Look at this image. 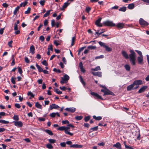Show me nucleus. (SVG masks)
<instances>
[{
	"label": "nucleus",
	"mask_w": 149,
	"mask_h": 149,
	"mask_svg": "<svg viewBox=\"0 0 149 149\" xmlns=\"http://www.w3.org/2000/svg\"><path fill=\"white\" fill-rule=\"evenodd\" d=\"M143 84L142 80H136L134 81L133 83L127 87L128 91H130L132 90L136 89L139 87V85Z\"/></svg>",
	"instance_id": "nucleus-1"
},
{
	"label": "nucleus",
	"mask_w": 149,
	"mask_h": 149,
	"mask_svg": "<svg viewBox=\"0 0 149 149\" xmlns=\"http://www.w3.org/2000/svg\"><path fill=\"white\" fill-rule=\"evenodd\" d=\"M130 54L129 55L130 61L133 65H135L136 64V53L133 50H130Z\"/></svg>",
	"instance_id": "nucleus-2"
},
{
	"label": "nucleus",
	"mask_w": 149,
	"mask_h": 149,
	"mask_svg": "<svg viewBox=\"0 0 149 149\" xmlns=\"http://www.w3.org/2000/svg\"><path fill=\"white\" fill-rule=\"evenodd\" d=\"M69 79V76L66 74H65L64 76L61 78V80L60 81V83L61 84L66 83L68 82Z\"/></svg>",
	"instance_id": "nucleus-3"
},
{
	"label": "nucleus",
	"mask_w": 149,
	"mask_h": 149,
	"mask_svg": "<svg viewBox=\"0 0 149 149\" xmlns=\"http://www.w3.org/2000/svg\"><path fill=\"white\" fill-rule=\"evenodd\" d=\"M69 79V76L66 74H65L64 76L61 78V80L60 81V83L61 84L66 83L68 82Z\"/></svg>",
	"instance_id": "nucleus-4"
},
{
	"label": "nucleus",
	"mask_w": 149,
	"mask_h": 149,
	"mask_svg": "<svg viewBox=\"0 0 149 149\" xmlns=\"http://www.w3.org/2000/svg\"><path fill=\"white\" fill-rule=\"evenodd\" d=\"M103 24L105 25L108 26H115V24L113 22L109 21H105L103 22Z\"/></svg>",
	"instance_id": "nucleus-5"
},
{
	"label": "nucleus",
	"mask_w": 149,
	"mask_h": 149,
	"mask_svg": "<svg viewBox=\"0 0 149 149\" xmlns=\"http://www.w3.org/2000/svg\"><path fill=\"white\" fill-rule=\"evenodd\" d=\"M139 22L141 25L147 26L148 25V23L142 18L139 19Z\"/></svg>",
	"instance_id": "nucleus-6"
},
{
	"label": "nucleus",
	"mask_w": 149,
	"mask_h": 149,
	"mask_svg": "<svg viewBox=\"0 0 149 149\" xmlns=\"http://www.w3.org/2000/svg\"><path fill=\"white\" fill-rule=\"evenodd\" d=\"M91 94L94 97V98L95 99H99L101 100H103L102 97L99 95L97 93L94 92H91Z\"/></svg>",
	"instance_id": "nucleus-7"
},
{
	"label": "nucleus",
	"mask_w": 149,
	"mask_h": 149,
	"mask_svg": "<svg viewBox=\"0 0 149 149\" xmlns=\"http://www.w3.org/2000/svg\"><path fill=\"white\" fill-rule=\"evenodd\" d=\"M14 123V125L19 127H22L23 125V123L21 121H13Z\"/></svg>",
	"instance_id": "nucleus-8"
},
{
	"label": "nucleus",
	"mask_w": 149,
	"mask_h": 149,
	"mask_svg": "<svg viewBox=\"0 0 149 149\" xmlns=\"http://www.w3.org/2000/svg\"><path fill=\"white\" fill-rule=\"evenodd\" d=\"M64 128L65 132L66 134H68L70 136H72L73 135V133H71L70 132L68 131V130H69L70 129L69 127L64 126Z\"/></svg>",
	"instance_id": "nucleus-9"
},
{
	"label": "nucleus",
	"mask_w": 149,
	"mask_h": 149,
	"mask_svg": "<svg viewBox=\"0 0 149 149\" xmlns=\"http://www.w3.org/2000/svg\"><path fill=\"white\" fill-rule=\"evenodd\" d=\"M65 110L66 111L70 112L71 113H74L75 111L76 108L74 107L66 108Z\"/></svg>",
	"instance_id": "nucleus-10"
},
{
	"label": "nucleus",
	"mask_w": 149,
	"mask_h": 149,
	"mask_svg": "<svg viewBox=\"0 0 149 149\" xmlns=\"http://www.w3.org/2000/svg\"><path fill=\"white\" fill-rule=\"evenodd\" d=\"M59 108V106L55 104H52L49 107V109L50 110H52L53 109H58Z\"/></svg>",
	"instance_id": "nucleus-11"
},
{
	"label": "nucleus",
	"mask_w": 149,
	"mask_h": 149,
	"mask_svg": "<svg viewBox=\"0 0 149 149\" xmlns=\"http://www.w3.org/2000/svg\"><path fill=\"white\" fill-rule=\"evenodd\" d=\"M137 61L139 64H142L143 63V57L138 56L137 58Z\"/></svg>",
	"instance_id": "nucleus-12"
},
{
	"label": "nucleus",
	"mask_w": 149,
	"mask_h": 149,
	"mask_svg": "<svg viewBox=\"0 0 149 149\" xmlns=\"http://www.w3.org/2000/svg\"><path fill=\"white\" fill-rule=\"evenodd\" d=\"M92 73L93 75L97 76L99 77H101L102 76V72H92Z\"/></svg>",
	"instance_id": "nucleus-13"
},
{
	"label": "nucleus",
	"mask_w": 149,
	"mask_h": 149,
	"mask_svg": "<svg viewBox=\"0 0 149 149\" xmlns=\"http://www.w3.org/2000/svg\"><path fill=\"white\" fill-rule=\"evenodd\" d=\"M70 4V3H69L68 1L64 3L62 7L60 8L61 10H62L64 9L65 8H67Z\"/></svg>",
	"instance_id": "nucleus-14"
},
{
	"label": "nucleus",
	"mask_w": 149,
	"mask_h": 149,
	"mask_svg": "<svg viewBox=\"0 0 149 149\" xmlns=\"http://www.w3.org/2000/svg\"><path fill=\"white\" fill-rule=\"evenodd\" d=\"M105 30L103 29H100L96 31L95 33V35L97 34L98 36L100 35L102 33L104 32Z\"/></svg>",
	"instance_id": "nucleus-15"
},
{
	"label": "nucleus",
	"mask_w": 149,
	"mask_h": 149,
	"mask_svg": "<svg viewBox=\"0 0 149 149\" xmlns=\"http://www.w3.org/2000/svg\"><path fill=\"white\" fill-rule=\"evenodd\" d=\"M113 95V93L109 91L108 89L106 88V89H105L104 93L103 95Z\"/></svg>",
	"instance_id": "nucleus-16"
},
{
	"label": "nucleus",
	"mask_w": 149,
	"mask_h": 149,
	"mask_svg": "<svg viewBox=\"0 0 149 149\" xmlns=\"http://www.w3.org/2000/svg\"><path fill=\"white\" fill-rule=\"evenodd\" d=\"M101 20V18H100L97 19L95 22V24L98 26L102 27V25L100 23V21Z\"/></svg>",
	"instance_id": "nucleus-17"
},
{
	"label": "nucleus",
	"mask_w": 149,
	"mask_h": 149,
	"mask_svg": "<svg viewBox=\"0 0 149 149\" xmlns=\"http://www.w3.org/2000/svg\"><path fill=\"white\" fill-rule=\"evenodd\" d=\"M148 88V87L147 86H143L138 91V93H141L142 92L144 91L145 90L147 89Z\"/></svg>",
	"instance_id": "nucleus-18"
},
{
	"label": "nucleus",
	"mask_w": 149,
	"mask_h": 149,
	"mask_svg": "<svg viewBox=\"0 0 149 149\" xmlns=\"http://www.w3.org/2000/svg\"><path fill=\"white\" fill-rule=\"evenodd\" d=\"M113 147H115L118 149H121V146L120 143L118 142L116 144H114L113 146Z\"/></svg>",
	"instance_id": "nucleus-19"
},
{
	"label": "nucleus",
	"mask_w": 149,
	"mask_h": 149,
	"mask_svg": "<svg viewBox=\"0 0 149 149\" xmlns=\"http://www.w3.org/2000/svg\"><path fill=\"white\" fill-rule=\"evenodd\" d=\"M35 50L34 46L33 45H31L30 48V52L32 54H33L35 53Z\"/></svg>",
	"instance_id": "nucleus-20"
},
{
	"label": "nucleus",
	"mask_w": 149,
	"mask_h": 149,
	"mask_svg": "<svg viewBox=\"0 0 149 149\" xmlns=\"http://www.w3.org/2000/svg\"><path fill=\"white\" fill-rule=\"evenodd\" d=\"M70 148H81L83 146L81 145L73 144L70 145Z\"/></svg>",
	"instance_id": "nucleus-21"
},
{
	"label": "nucleus",
	"mask_w": 149,
	"mask_h": 149,
	"mask_svg": "<svg viewBox=\"0 0 149 149\" xmlns=\"http://www.w3.org/2000/svg\"><path fill=\"white\" fill-rule=\"evenodd\" d=\"M124 24L123 23H118L116 25L117 28H118L122 29L123 28Z\"/></svg>",
	"instance_id": "nucleus-22"
},
{
	"label": "nucleus",
	"mask_w": 149,
	"mask_h": 149,
	"mask_svg": "<svg viewBox=\"0 0 149 149\" xmlns=\"http://www.w3.org/2000/svg\"><path fill=\"white\" fill-rule=\"evenodd\" d=\"M134 4L133 3H132L128 4L127 8L130 10L133 9L134 8Z\"/></svg>",
	"instance_id": "nucleus-23"
},
{
	"label": "nucleus",
	"mask_w": 149,
	"mask_h": 149,
	"mask_svg": "<svg viewBox=\"0 0 149 149\" xmlns=\"http://www.w3.org/2000/svg\"><path fill=\"white\" fill-rule=\"evenodd\" d=\"M123 56L126 59H127L129 58V56L128 54L127 53L124 51H122V52Z\"/></svg>",
	"instance_id": "nucleus-24"
},
{
	"label": "nucleus",
	"mask_w": 149,
	"mask_h": 149,
	"mask_svg": "<svg viewBox=\"0 0 149 149\" xmlns=\"http://www.w3.org/2000/svg\"><path fill=\"white\" fill-rule=\"evenodd\" d=\"M36 66L37 68L38 71L39 72H42V71H43V69L39 65H38L37 63L36 64Z\"/></svg>",
	"instance_id": "nucleus-25"
},
{
	"label": "nucleus",
	"mask_w": 149,
	"mask_h": 149,
	"mask_svg": "<svg viewBox=\"0 0 149 149\" xmlns=\"http://www.w3.org/2000/svg\"><path fill=\"white\" fill-rule=\"evenodd\" d=\"M93 118L96 120H100L102 119V117L100 116L97 117L95 116H93Z\"/></svg>",
	"instance_id": "nucleus-26"
},
{
	"label": "nucleus",
	"mask_w": 149,
	"mask_h": 149,
	"mask_svg": "<svg viewBox=\"0 0 149 149\" xmlns=\"http://www.w3.org/2000/svg\"><path fill=\"white\" fill-rule=\"evenodd\" d=\"M52 11L51 10H48L46 13L44 15L43 17H45L48 16L50 14V12Z\"/></svg>",
	"instance_id": "nucleus-27"
},
{
	"label": "nucleus",
	"mask_w": 149,
	"mask_h": 149,
	"mask_svg": "<svg viewBox=\"0 0 149 149\" xmlns=\"http://www.w3.org/2000/svg\"><path fill=\"white\" fill-rule=\"evenodd\" d=\"M79 78L80 79L81 82V83L83 85V86H85L86 85V83L83 80V79L82 78V77L81 76H80L79 77Z\"/></svg>",
	"instance_id": "nucleus-28"
},
{
	"label": "nucleus",
	"mask_w": 149,
	"mask_h": 149,
	"mask_svg": "<svg viewBox=\"0 0 149 149\" xmlns=\"http://www.w3.org/2000/svg\"><path fill=\"white\" fill-rule=\"evenodd\" d=\"M101 70V68L100 66H97L95 68H91V70L94 71H97L98 70Z\"/></svg>",
	"instance_id": "nucleus-29"
},
{
	"label": "nucleus",
	"mask_w": 149,
	"mask_h": 149,
	"mask_svg": "<svg viewBox=\"0 0 149 149\" xmlns=\"http://www.w3.org/2000/svg\"><path fill=\"white\" fill-rule=\"evenodd\" d=\"M98 129V127L96 126L93 127L91 128L90 130V131L91 132L94 131H97Z\"/></svg>",
	"instance_id": "nucleus-30"
},
{
	"label": "nucleus",
	"mask_w": 149,
	"mask_h": 149,
	"mask_svg": "<svg viewBox=\"0 0 149 149\" xmlns=\"http://www.w3.org/2000/svg\"><path fill=\"white\" fill-rule=\"evenodd\" d=\"M126 70L129 71L130 70V67L129 65L126 64L124 66Z\"/></svg>",
	"instance_id": "nucleus-31"
},
{
	"label": "nucleus",
	"mask_w": 149,
	"mask_h": 149,
	"mask_svg": "<svg viewBox=\"0 0 149 149\" xmlns=\"http://www.w3.org/2000/svg\"><path fill=\"white\" fill-rule=\"evenodd\" d=\"M35 106L38 109H42V106L38 102H36L35 104Z\"/></svg>",
	"instance_id": "nucleus-32"
},
{
	"label": "nucleus",
	"mask_w": 149,
	"mask_h": 149,
	"mask_svg": "<svg viewBox=\"0 0 149 149\" xmlns=\"http://www.w3.org/2000/svg\"><path fill=\"white\" fill-rule=\"evenodd\" d=\"M126 7L125 6H123L120 8L119 9V10L120 11L125 12L126 10Z\"/></svg>",
	"instance_id": "nucleus-33"
},
{
	"label": "nucleus",
	"mask_w": 149,
	"mask_h": 149,
	"mask_svg": "<svg viewBox=\"0 0 149 149\" xmlns=\"http://www.w3.org/2000/svg\"><path fill=\"white\" fill-rule=\"evenodd\" d=\"M46 147L49 149H52L53 148L52 145L50 143H48L46 145Z\"/></svg>",
	"instance_id": "nucleus-34"
},
{
	"label": "nucleus",
	"mask_w": 149,
	"mask_h": 149,
	"mask_svg": "<svg viewBox=\"0 0 149 149\" xmlns=\"http://www.w3.org/2000/svg\"><path fill=\"white\" fill-rule=\"evenodd\" d=\"M19 8L20 7L19 6H17L15 8L13 13L14 15H15L17 14V11L19 10Z\"/></svg>",
	"instance_id": "nucleus-35"
},
{
	"label": "nucleus",
	"mask_w": 149,
	"mask_h": 149,
	"mask_svg": "<svg viewBox=\"0 0 149 149\" xmlns=\"http://www.w3.org/2000/svg\"><path fill=\"white\" fill-rule=\"evenodd\" d=\"M45 132L46 133H47L50 135H53V133L50 130H45Z\"/></svg>",
	"instance_id": "nucleus-36"
},
{
	"label": "nucleus",
	"mask_w": 149,
	"mask_h": 149,
	"mask_svg": "<svg viewBox=\"0 0 149 149\" xmlns=\"http://www.w3.org/2000/svg\"><path fill=\"white\" fill-rule=\"evenodd\" d=\"M0 123L4 124H7L9 123L8 121H6L4 120H0Z\"/></svg>",
	"instance_id": "nucleus-37"
},
{
	"label": "nucleus",
	"mask_w": 149,
	"mask_h": 149,
	"mask_svg": "<svg viewBox=\"0 0 149 149\" xmlns=\"http://www.w3.org/2000/svg\"><path fill=\"white\" fill-rule=\"evenodd\" d=\"M49 142L51 143H54L56 142V140L55 139H48Z\"/></svg>",
	"instance_id": "nucleus-38"
},
{
	"label": "nucleus",
	"mask_w": 149,
	"mask_h": 149,
	"mask_svg": "<svg viewBox=\"0 0 149 149\" xmlns=\"http://www.w3.org/2000/svg\"><path fill=\"white\" fill-rule=\"evenodd\" d=\"M104 48H105L107 52H110L112 50V49L111 48L109 47L106 45Z\"/></svg>",
	"instance_id": "nucleus-39"
},
{
	"label": "nucleus",
	"mask_w": 149,
	"mask_h": 149,
	"mask_svg": "<svg viewBox=\"0 0 149 149\" xmlns=\"http://www.w3.org/2000/svg\"><path fill=\"white\" fill-rule=\"evenodd\" d=\"M75 40V37L73 36L72 38V42L71 44V46H72L74 45V42Z\"/></svg>",
	"instance_id": "nucleus-40"
},
{
	"label": "nucleus",
	"mask_w": 149,
	"mask_h": 149,
	"mask_svg": "<svg viewBox=\"0 0 149 149\" xmlns=\"http://www.w3.org/2000/svg\"><path fill=\"white\" fill-rule=\"evenodd\" d=\"M54 91L58 94H60L62 93V92L60 91L57 88L55 89Z\"/></svg>",
	"instance_id": "nucleus-41"
},
{
	"label": "nucleus",
	"mask_w": 149,
	"mask_h": 149,
	"mask_svg": "<svg viewBox=\"0 0 149 149\" xmlns=\"http://www.w3.org/2000/svg\"><path fill=\"white\" fill-rule=\"evenodd\" d=\"M124 145L125 146V147L126 149H133V148H132L131 147L128 146L126 144L125 142H124Z\"/></svg>",
	"instance_id": "nucleus-42"
},
{
	"label": "nucleus",
	"mask_w": 149,
	"mask_h": 149,
	"mask_svg": "<svg viewBox=\"0 0 149 149\" xmlns=\"http://www.w3.org/2000/svg\"><path fill=\"white\" fill-rule=\"evenodd\" d=\"M31 8L30 7H28L27 8V10L25 11L24 12L25 14H28L30 13L31 10Z\"/></svg>",
	"instance_id": "nucleus-43"
},
{
	"label": "nucleus",
	"mask_w": 149,
	"mask_h": 149,
	"mask_svg": "<svg viewBox=\"0 0 149 149\" xmlns=\"http://www.w3.org/2000/svg\"><path fill=\"white\" fill-rule=\"evenodd\" d=\"M98 43L101 46H103L104 47L106 46V44L105 43H104L102 42H99Z\"/></svg>",
	"instance_id": "nucleus-44"
},
{
	"label": "nucleus",
	"mask_w": 149,
	"mask_h": 149,
	"mask_svg": "<svg viewBox=\"0 0 149 149\" xmlns=\"http://www.w3.org/2000/svg\"><path fill=\"white\" fill-rule=\"evenodd\" d=\"M83 118L82 116H77L75 117V118L77 120H80Z\"/></svg>",
	"instance_id": "nucleus-45"
},
{
	"label": "nucleus",
	"mask_w": 149,
	"mask_h": 149,
	"mask_svg": "<svg viewBox=\"0 0 149 149\" xmlns=\"http://www.w3.org/2000/svg\"><path fill=\"white\" fill-rule=\"evenodd\" d=\"M13 119L14 120H16L17 121H18L19 120V118L18 116L17 115H14V116L13 117Z\"/></svg>",
	"instance_id": "nucleus-46"
},
{
	"label": "nucleus",
	"mask_w": 149,
	"mask_h": 149,
	"mask_svg": "<svg viewBox=\"0 0 149 149\" xmlns=\"http://www.w3.org/2000/svg\"><path fill=\"white\" fill-rule=\"evenodd\" d=\"M88 49H94L96 48L95 46H89L87 47Z\"/></svg>",
	"instance_id": "nucleus-47"
},
{
	"label": "nucleus",
	"mask_w": 149,
	"mask_h": 149,
	"mask_svg": "<svg viewBox=\"0 0 149 149\" xmlns=\"http://www.w3.org/2000/svg\"><path fill=\"white\" fill-rule=\"evenodd\" d=\"M38 119L39 121H44L45 120V118L42 117H38Z\"/></svg>",
	"instance_id": "nucleus-48"
},
{
	"label": "nucleus",
	"mask_w": 149,
	"mask_h": 149,
	"mask_svg": "<svg viewBox=\"0 0 149 149\" xmlns=\"http://www.w3.org/2000/svg\"><path fill=\"white\" fill-rule=\"evenodd\" d=\"M27 94L28 95H30L32 97H34L35 96L31 92H29Z\"/></svg>",
	"instance_id": "nucleus-49"
},
{
	"label": "nucleus",
	"mask_w": 149,
	"mask_h": 149,
	"mask_svg": "<svg viewBox=\"0 0 149 149\" xmlns=\"http://www.w3.org/2000/svg\"><path fill=\"white\" fill-rule=\"evenodd\" d=\"M57 130L60 131H63L64 130L65 131V128L64 126H62L61 127H59L58 129Z\"/></svg>",
	"instance_id": "nucleus-50"
},
{
	"label": "nucleus",
	"mask_w": 149,
	"mask_h": 149,
	"mask_svg": "<svg viewBox=\"0 0 149 149\" xmlns=\"http://www.w3.org/2000/svg\"><path fill=\"white\" fill-rule=\"evenodd\" d=\"M48 50L50 51L51 50L52 51H53V48H52V45H49L48 46Z\"/></svg>",
	"instance_id": "nucleus-51"
},
{
	"label": "nucleus",
	"mask_w": 149,
	"mask_h": 149,
	"mask_svg": "<svg viewBox=\"0 0 149 149\" xmlns=\"http://www.w3.org/2000/svg\"><path fill=\"white\" fill-rule=\"evenodd\" d=\"M104 57V56L103 55H100L99 56L96 57L95 58V59H97L102 58H103Z\"/></svg>",
	"instance_id": "nucleus-52"
},
{
	"label": "nucleus",
	"mask_w": 149,
	"mask_h": 149,
	"mask_svg": "<svg viewBox=\"0 0 149 149\" xmlns=\"http://www.w3.org/2000/svg\"><path fill=\"white\" fill-rule=\"evenodd\" d=\"M91 8L89 7H86V10L88 13H89L90 11L91 10Z\"/></svg>",
	"instance_id": "nucleus-53"
},
{
	"label": "nucleus",
	"mask_w": 149,
	"mask_h": 149,
	"mask_svg": "<svg viewBox=\"0 0 149 149\" xmlns=\"http://www.w3.org/2000/svg\"><path fill=\"white\" fill-rule=\"evenodd\" d=\"M53 71L58 73H60L61 72V71L59 69H57L56 68H54Z\"/></svg>",
	"instance_id": "nucleus-54"
},
{
	"label": "nucleus",
	"mask_w": 149,
	"mask_h": 149,
	"mask_svg": "<svg viewBox=\"0 0 149 149\" xmlns=\"http://www.w3.org/2000/svg\"><path fill=\"white\" fill-rule=\"evenodd\" d=\"M135 51L139 55V56H143L142 52L140 51L135 50Z\"/></svg>",
	"instance_id": "nucleus-55"
},
{
	"label": "nucleus",
	"mask_w": 149,
	"mask_h": 149,
	"mask_svg": "<svg viewBox=\"0 0 149 149\" xmlns=\"http://www.w3.org/2000/svg\"><path fill=\"white\" fill-rule=\"evenodd\" d=\"M56 113L53 112L51 113L50 115V116L52 118H54L56 116Z\"/></svg>",
	"instance_id": "nucleus-56"
},
{
	"label": "nucleus",
	"mask_w": 149,
	"mask_h": 149,
	"mask_svg": "<svg viewBox=\"0 0 149 149\" xmlns=\"http://www.w3.org/2000/svg\"><path fill=\"white\" fill-rule=\"evenodd\" d=\"M42 63L43 65L46 66H47L48 65V64L47 63L46 61L45 60H43L42 62Z\"/></svg>",
	"instance_id": "nucleus-57"
},
{
	"label": "nucleus",
	"mask_w": 149,
	"mask_h": 149,
	"mask_svg": "<svg viewBox=\"0 0 149 149\" xmlns=\"http://www.w3.org/2000/svg\"><path fill=\"white\" fill-rule=\"evenodd\" d=\"M45 2V1L44 0H40L39 1V3H40V4L42 5V6H43L44 5Z\"/></svg>",
	"instance_id": "nucleus-58"
},
{
	"label": "nucleus",
	"mask_w": 149,
	"mask_h": 149,
	"mask_svg": "<svg viewBox=\"0 0 149 149\" xmlns=\"http://www.w3.org/2000/svg\"><path fill=\"white\" fill-rule=\"evenodd\" d=\"M90 118L89 116H88L85 117L84 119V120L86 122H87L89 120Z\"/></svg>",
	"instance_id": "nucleus-59"
},
{
	"label": "nucleus",
	"mask_w": 149,
	"mask_h": 149,
	"mask_svg": "<svg viewBox=\"0 0 149 149\" xmlns=\"http://www.w3.org/2000/svg\"><path fill=\"white\" fill-rule=\"evenodd\" d=\"M60 145L62 147H65L66 146V143L64 142H61L60 143Z\"/></svg>",
	"instance_id": "nucleus-60"
},
{
	"label": "nucleus",
	"mask_w": 149,
	"mask_h": 149,
	"mask_svg": "<svg viewBox=\"0 0 149 149\" xmlns=\"http://www.w3.org/2000/svg\"><path fill=\"white\" fill-rule=\"evenodd\" d=\"M13 42V41L12 40H11L10 42H8V45L9 46V47H12V43Z\"/></svg>",
	"instance_id": "nucleus-61"
},
{
	"label": "nucleus",
	"mask_w": 149,
	"mask_h": 149,
	"mask_svg": "<svg viewBox=\"0 0 149 149\" xmlns=\"http://www.w3.org/2000/svg\"><path fill=\"white\" fill-rule=\"evenodd\" d=\"M15 107L19 109L20 108L21 106L18 103H16L15 105Z\"/></svg>",
	"instance_id": "nucleus-62"
},
{
	"label": "nucleus",
	"mask_w": 149,
	"mask_h": 149,
	"mask_svg": "<svg viewBox=\"0 0 149 149\" xmlns=\"http://www.w3.org/2000/svg\"><path fill=\"white\" fill-rule=\"evenodd\" d=\"M24 60L26 63H29L30 61L28 57H25L24 58Z\"/></svg>",
	"instance_id": "nucleus-63"
},
{
	"label": "nucleus",
	"mask_w": 149,
	"mask_h": 149,
	"mask_svg": "<svg viewBox=\"0 0 149 149\" xmlns=\"http://www.w3.org/2000/svg\"><path fill=\"white\" fill-rule=\"evenodd\" d=\"M11 81L12 83L13 84H15L16 83L15 81V79L13 77H12L11 78Z\"/></svg>",
	"instance_id": "nucleus-64"
}]
</instances>
